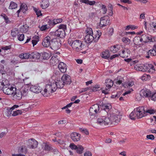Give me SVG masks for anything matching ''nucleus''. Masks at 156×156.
<instances>
[{
  "mask_svg": "<svg viewBox=\"0 0 156 156\" xmlns=\"http://www.w3.org/2000/svg\"><path fill=\"white\" fill-rule=\"evenodd\" d=\"M27 7L25 4L23 3L21 4L20 9L17 12L18 16H19V14L20 11H22L23 13H24L27 10Z\"/></svg>",
  "mask_w": 156,
  "mask_h": 156,
  "instance_id": "nucleus-26",
  "label": "nucleus"
},
{
  "mask_svg": "<svg viewBox=\"0 0 156 156\" xmlns=\"http://www.w3.org/2000/svg\"><path fill=\"white\" fill-rule=\"evenodd\" d=\"M66 26L65 25L61 24L59 27V28L55 32H51L50 35H52L53 37L55 36L60 38L64 37L65 35V30Z\"/></svg>",
  "mask_w": 156,
  "mask_h": 156,
  "instance_id": "nucleus-4",
  "label": "nucleus"
},
{
  "mask_svg": "<svg viewBox=\"0 0 156 156\" xmlns=\"http://www.w3.org/2000/svg\"><path fill=\"white\" fill-rule=\"evenodd\" d=\"M102 105V108L106 111L112 108V106L110 104H104Z\"/></svg>",
  "mask_w": 156,
  "mask_h": 156,
  "instance_id": "nucleus-34",
  "label": "nucleus"
},
{
  "mask_svg": "<svg viewBox=\"0 0 156 156\" xmlns=\"http://www.w3.org/2000/svg\"><path fill=\"white\" fill-rule=\"evenodd\" d=\"M34 10L36 13V15L37 16H38L42 15V13H41V10L35 8H34Z\"/></svg>",
  "mask_w": 156,
  "mask_h": 156,
  "instance_id": "nucleus-50",
  "label": "nucleus"
},
{
  "mask_svg": "<svg viewBox=\"0 0 156 156\" xmlns=\"http://www.w3.org/2000/svg\"><path fill=\"white\" fill-rule=\"evenodd\" d=\"M99 106L98 104L94 105L92 106L89 110V114L91 115H95L99 112Z\"/></svg>",
  "mask_w": 156,
  "mask_h": 156,
  "instance_id": "nucleus-10",
  "label": "nucleus"
},
{
  "mask_svg": "<svg viewBox=\"0 0 156 156\" xmlns=\"http://www.w3.org/2000/svg\"><path fill=\"white\" fill-rule=\"evenodd\" d=\"M42 147L44 150L45 151H50L51 150V146L47 143H43L42 144Z\"/></svg>",
  "mask_w": 156,
  "mask_h": 156,
  "instance_id": "nucleus-30",
  "label": "nucleus"
},
{
  "mask_svg": "<svg viewBox=\"0 0 156 156\" xmlns=\"http://www.w3.org/2000/svg\"><path fill=\"white\" fill-rule=\"evenodd\" d=\"M149 42H156V36L152 38L151 37H149Z\"/></svg>",
  "mask_w": 156,
  "mask_h": 156,
  "instance_id": "nucleus-63",
  "label": "nucleus"
},
{
  "mask_svg": "<svg viewBox=\"0 0 156 156\" xmlns=\"http://www.w3.org/2000/svg\"><path fill=\"white\" fill-rule=\"evenodd\" d=\"M69 147L71 149H72V150H76V147H77L76 146V145H75L73 143L71 144H70Z\"/></svg>",
  "mask_w": 156,
  "mask_h": 156,
  "instance_id": "nucleus-59",
  "label": "nucleus"
},
{
  "mask_svg": "<svg viewBox=\"0 0 156 156\" xmlns=\"http://www.w3.org/2000/svg\"><path fill=\"white\" fill-rule=\"evenodd\" d=\"M29 108H30V109H31L33 108H34L36 106V105H35L36 103L35 102H29Z\"/></svg>",
  "mask_w": 156,
  "mask_h": 156,
  "instance_id": "nucleus-57",
  "label": "nucleus"
},
{
  "mask_svg": "<svg viewBox=\"0 0 156 156\" xmlns=\"http://www.w3.org/2000/svg\"><path fill=\"white\" fill-rule=\"evenodd\" d=\"M136 113L135 110L131 113L129 115V117L131 119H134L136 117H137V115Z\"/></svg>",
  "mask_w": 156,
  "mask_h": 156,
  "instance_id": "nucleus-45",
  "label": "nucleus"
},
{
  "mask_svg": "<svg viewBox=\"0 0 156 156\" xmlns=\"http://www.w3.org/2000/svg\"><path fill=\"white\" fill-rule=\"evenodd\" d=\"M122 41L124 43H126L127 44H129L131 41L129 39L125 37L122 38Z\"/></svg>",
  "mask_w": 156,
  "mask_h": 156,
  "instance_id": "nucleus-53",
  "label": "nucleus"
},
{
  "mask_svg": "<svg viewBox=\"0 0 156 156\" xmlns=\"http://www.w3.org/2000/svg\"><path fill=\"white\" fill-rule=\"evenodd\" d=\"M30 90L34 93H38L41 92L42 88L38 85H32L31 86Z\"/></svg>",
  "mask_w": 156,
  "mask_h": 156,
  "instance_id": "nucleus-17",
  "label": "nucleus"
},
{
  "mask_svg": "<svg viewBox=\"0 0 156 156\" xmlns=\"http://www.w3.org/2000/svg\"><path fill=\"white\" fill-rule=\"evenodd\" d=\"M19 33V31L17 29H13L11 32V35L13 37H16Z\"/></svg>",
  "mask_w": 156,
  "mask_h": 156,
  "instance_id": "nucleus-43",
  "label": "nucleus"
},
{
  "mask_svg": "<svg viewBox=\"0 0 156 156\" xmlns=\"http://www.w3.org/2000/svg\"><path fill=\"white\" fill-rule=\"evenodd\" d=\"M110 56L109 51H103L102 53L101 57L104 58H108Z\"/></svg>",
  "mask_w": 156,
  "mask_h": 156,
  "instance_id": "nucleus-42",
  "label": "nucleus"
},
{
  "mask_svg": "<svg viewBox=\"0 0 156 156\" xmlns=\"http://www.w3.org/2000/svg\"><path fill=\"white\" fill-rule=\"evenodd\" d=\"M146 137L148 139L154 140V136L153 135H147L146 136Z\"/></svg>",
  "mask_w": 156,
  "mask_h": 156,
  "instance_id": "nucleus-61",
  "label": "nucleus"
},
{
  "mask_svg": "<svg viewBox=\"0 0 156 156\" xmlns=\"http://www.w3.org/2000/svg\"><path fill=\"white\" fill-rule=\"evenodd\" d=\"M135 111L137 118H141L147 115V114L143 107H140L137 108Z\"/></svg>",
  "mask_w": 156,
  "mask_h": 156,
  "instance_id": "nucleus-7",
  "label": "nucleus"
},
{
  "mask_svg": "<svg viewBox=\"0 0 156 156\" xmlns=\"http://www.w3.org/2000/svg\"><path fill=\"white\" fill-rule=\"evenodd\" d=\"M24 38V35L23 34H22L18 36V39L20 41H22Z\"/></svg>",
  "mask_w": 156,
  "mask_h": 156,
  "instance_id": "nucleus-60",
  "label": "nucleus"
},
{
  "mask_svg": "<svg viewBox=\"0 0 156 156\" xmlns=\"http://www.w3.org/2000/svg\"><path fill=\"white\" fill-rule=\"evenodd\" d=\"M121 46L118 44H116L112 46L110 48V51L114 53L117 52L120 49Z\"/></svg>",
  "mask_w": 156,
  "mask_h": 156,
  "instance_id": "nucleus-22",
  "label": "nucleus"
},
{
  "mask_svg": "<svg viewBox=\"0 0 156 156\" xmlns=\"http://www.w3.org/2000/svg\"><path fill=\"white\" fill-rule=\"evenodd\" d=\"M55 83L57 88H62L65 85L61 79L59 80H57Z\"/></svg>",
  "mask_w": 156,
  "mask_h": 156,
  "instance_id": "nucleus-25",
  "label": "nucleus"
},
{
  "mask_svg": "<svg viewBox=\"0 0 156 156\" xmlns=\"http://www.w3.org/2000/svg\"><path fill=\"white\" fill-rule=\"evenodd\" d=\"M56 89L54 81L49 83L46 85L45 88L42 92V94L44 97H48L50 93L55 91Z\"/></svg>",
  "mask_w": 156,
  "mask_h": 156,
  "instance_id": "nucleus-2",
  "label": "nucleus"
},
{
  "mask_svg": "<svg viewBox=\"0 0 156 156\" xmlns=\"http://www.w3.org/2000/svg\"><path fill=\"white\" fill-rule=\"evenodd\" d=\"M147 55L146 56V58H150V55L151 56H154L156 55V50L155 48H153L149 50L147 52Z\"/></svg>",
  "mask_w": 156,
  "mask_h": 156,
  "instance_id": "nucleus-23",
  "label": "nucleus"
},
{
  "mask_svg": "<svg viewBox=\"0 0 156 156\" xmlns=\"http://www.w3.org/2000/svg\"><path fill=\"white\" fill-rule=\"evenodd\" d=\"M134 69L136 70L145 71L147 70V66L141 64H137L135 66Z\"/></svg>",
  "mask_w": 156,
  "mask_h": 156,
  "instance_id": "nucleus-16",
  "label": "nucleus"
},
{
  "mask_svg": "<svg viewBox=\"0 0 156 156\" xmlns=\"http://www.w3.org/2000/svg\"><path fill=\"white\" fill-rule=\"evenodd\" d=\"M105 83L106 87L108 88V89L110 88L113 86V81L109 79L106 80Z\"/></svg>",
  "mask_w": 156,
  "mask_h": 156,
  "instance_id": "nucleus-31",
  "label": "nucleus"
},
{
  "mask_svg": "<svg viewBox=\"0 0 156 156\" xmlns=\"http://www.w3.org/2000/svg\"><path fill=\"white\" fill-rule=\"evenodd\" d=\"M94 37L95 41H97L101 35V33L100 31H97Z\"/></svg>",
  "mask_w": 156,
  "mask_h": 156,
  "instance_id": "nucleus-39",
  "label": "nucleus"
},
{
  "mask_svg": "<svg viewBox=\"0 0 156 156\" xmlns=\"http://www.w3.org/2000/svg\"><path fill=\"white\" fill-rule=\"evenodd\" d=\"M50 27L49 26L46 25H43L41 27H40V30L41 31H44L45 30L47 29H48Z\"/></svg>",
  "mask_w": 156,
  "mask_h": 156,
  "instance_id": "nucleus-51",
  "label": "nucleus"
},
{
  "mask_svg": "<svg viewBox=\"0 0 156 156\" xmlns=\"http://www.w3.org/2000/svg\"><path fill=\"white\" fill-rule=\"evenodd\" d=\"M71 139L74 142H76L80 140V135L76 132H73L70 134Z\"/></svg>",
  "mask_w": 156,
  "mask_h": 156,
  "instance_id": "nucleus-18",
  "label": "nucleus"
},
{
  "mask_svg": "<svg viewBox=\"0 0 156 156\" xmlns=\"http://www.w3.org/2000/svg\"><path fill=\"white\" fill-rule=\"evenodd\" d=\"M110 20L108 16H105L101 17L100 19L99 26L101 27L106 26L109 23Z\"/></svg>",
  "mask_w": 156,
  "mask_h": 156,
  "instance_id": "nucleus-9",
  "label": "nucleus"
},
{
  "mask_svg": "<svg viewBox=\"0 0 156 156\" xmlns=\"http://www.w3.org/2000/svg\"><path fill=\"white\" fill-rule=\"evenodd\" d=\"M156 111V110H155L154 109L150 108L147 110L145 111V113H146L147 115V113L151 114L155 113Z\"/></svg>",
  "mask_w": 156,
  "mask_h": 156,
  "instance_id": "nucleus-48",
  "label": "nucleus"
},
{
  "mask_svg": "<svg viewBox=\"0 0 156 156\" xmlns=\"http://www.w3.org/2000/svg\"><path fill=\"white\" fill-rule=\"evenodd\" d=\"M133 42L135 45L139 46L142 44V41L140 37H135L133 40Z\"/></svg>",
  "mask_w": 156,
  "mask_h": 156,
  "instance_id": "nucleus-28",
  "label": "nucleus"
},
{
  "mask_svg": "<svg viewBox=\"0 0 156 156\" xmlns=\"http://www.w3.org/2000/svg\"><path fill=\"white\" fill-rule=\"evenodd\" d=\"M42 55L44 59H46L50 57V55L45 52L43 53Z\"/></svg>",
  "mask_w": 156,
  "mask_h": 156,
  "instance_id": "nucleus-55",
  "label": "nucleus"
},
{
  "mask_svg": "<svg viewBox=\"0 0 156 156\" xmlns=\"http://www.w3.org/2000/svg\"><path fill=\"white\" fill-rule=\"evenodd\" d=\"M21 152L23 153H26L27 152V149L26 147L22 146L20 149Z\"/></svg>",
  "mask_w": 156,
  "mask_h": 156,
  "instance_id": "nucleus-58",
  "label": "nucleus"
},
{
  "mask_svg": "<svg viewBox=\"0 0 156 156\" xmlns=\"http://www.w3.org/2000/svg\"><path fill=\"white\" fill-rule=\"evenodd\" d=\"M18 105H14L13 106L10 108H8L7 109L11 113H12V111L15 108H17L19 107Z\"/></svg>",
  "mask_w": 156,
  "mask_h": 156,
  "instance_id": "nucleus-52",
  "label": "nucleus"
},
{
  "mask_svg": "<svg viewBox=\"0 0 156 156\" xmlns=\"http://www.w3.org/2000/svg\"><path fill=\"white\" fill-rule=\"evenodd\" d=\"M77 147L76 149V152L79 154H81L82 153V151L83 150V148L82 146L80 145H76Z\"/></svg>",
  "mask_w": 156,
  "mask_h": 156,
  "instance_id": "nucleus-38",
  "label": "nucleus"
},
{
  "mask_svg": "<svg viewBox=\"0 0 156 156\" xmlns=\"http://www.w3.org/2000/svg\"><path fill=\"white\" fill-rule=\"evenodd\" d=\"M0 85L3 86V87H7L9 85H11L9 83L8 80L4 79L2 81V82H0Z\"/></svg>",
  "mask_w": 156,
  "mask_h": 156,
  "instance_id": "nucleus-35",
  "label": "nucleus"
},
{
  "mask_svg": "<svg viewBox=\"0 0 156 156\" xmlns=\"http://www.w3.org/2000/svg\"><path fill=\"white\" fill-rule=\"evenodd\" d=\"M41 56V54L37 52H33L30 54V58L39 59Z\"/></svg>",
  "mask_w": 156,
  "mask_h": 156,
  "instance_id": "nucleus-27",
  "label": "nucleus"
},
{
  "mask_svg": "<svg viewBox=\"0 0 156 156\" xmlns=\"http://www.w3.org/2000/svg\"><path fill=\"white\" fill-rule=\"evenodd\" d=\"M87 34H93V32L92 28H87L86 30Z\"/></svg>",
  "mask_w": 156,
  "mask_h": 156,
  "instance_id": "nucleus-56",
  "label": "nucleus"
},
{
  "mask_svg": "<svg viewBox=\"0 0 156 156\" xmlns=\"http://www.w3.org/2000/svg\"><path fill=\"white\" fill-rule=\"evenodd\" d=\"M53 38V36L51 35L50 36H47L44 38L42 43V45L45 47H48L51 45V38Z\"/></svg>",
  "mask_w": 156,
  "mask_h": 156,
  "instance_id": "nucleus-11",
  "label": "nucleus"
},
{
  "mask_svg": "<svg viewBox=\"0 0 156 156\" xmlns=\"http://www.w3.org/2000/svg\"><path fill=\"white\" fill-rule=\"evenodd\" d=\"M3 91L7 95L12 94L16 91V88L12 85H9L7 87H3Z\"/></svg>",
  "mask_w": 156,
  "mask_h": 156,
  "instance_id": "nucleus-8",
  "label": "nucleus"
},
{
  "mask_svg": "<svg viewBox=\"0 0 156 156\" xmlns=\"http://www.w3.org/2000/svg\"><path fill=\"white\" fill-rule=\"evenodd\" d=\"M62 20L61 19H54L52 22L53 23L54 25H55L57 23L61 22L62 21Z\"/></svg>",
  "mask_w": 156,
  "mask_h": 156,
  "instance_id": "nucleus-49",
  "label": "nucleus"
},
{
  "mask_svg": "<svg viewBox=\"0 0 156 156\" xmlns=\"http://www.w3.org/2000/svg\"><path fill=\"white\" fill-rule=\"evenodd\" d=\"M38 142L34 139L29 140L27 144V147L30 149L36 148L37 146Z\"/></svg>",
  "mask_w": 156,
  "mask_h": 156,
  "instance_id": "nucleus-12",
  "label": "nucleus"
},
{
  "mask_svg": "<svg viewBox=\"0 0 156 156\" xmlns=\"http://www.w3.org/2000/svg\"><path fill=\"white\" fill-rule=\"evenodd\" d=\"M68 43L76 51H80L82 53H85V50L87 47L84 45H82L81 41L78 40H73L71 38H69L68 39Z\"/></svg>",
  "mask_w": 156,
  "mask_h": 156,
  "instance_id": "nucleus-1",
  "label": "nucleus"
},
{
  "mask_svg": "<svg viewBox=\"0 0 156 156\" xmlns=\"http://www.w3.org/2000/svg\"><path fill=\"white\" fill-rule=\"evenodd\" d=\"M61 79L65 85H69L72 82L71 77L66 74H64Z\"/></svg>",
  "mask_w": 156,
  "mask_h": 156,
  "instance_id": "nucleus-13",
  "label": "nucleus"
},
{
  "mask_svg": "<svg viewBox=\"0 0 156 156\" xmlns=\"http://www.w3.org/2000/svg\"><path fill=\"white\" fill-rule=\"evenodd\" d=\"M152 93L149 90L146 88L142 89L140 92V95L145 97H150Z\"/></svg>",
  "mask_w": 156,
  "mask_h": 156,
  "instance_id": "nucleus-14",
  "label": "nucleus"
},
{
  "mask_svg": "<svg viewBox=\"0 0 156 156\" xmlns=\"http://www.w3.org/2000/svg\"><path fill=\"white\" fill-rule=\"evenodd\" d=\"M108 14L110 16H112L113 14V7L111 5H109L108 6Z\"/></svg>",
  "mask_w": 156,
  "mask_h": 156,
  "instance_id": "nucleus-47",
  "label": "nucleus"
},
{
  "mask_svg": "<svg viewBox=\"0 0 156 156\" xmlns=\"http://www.w3.org/2000/svg\"><path fill=\"white\" fill-rule=\"evenodd\" d=\"M107 9L106 6L104 5H101L100 12L102 14H105L107 12Z\"/></svg>",
  "mask_w": 156,
  "mask_h": 156,
  "instance_id": "nucleus-40",
  "label": "nucleus"
},
{
  "mask_svg": "<svg viewBox=\"0 0 156 156\" xmlns=\"http://www.w3.org/2000/svg\"><path fill=\"white\" fill-rule=\"evenodd\" d=\"M134 85V82L132 81H129L124 85L125 88H128L132 87Z\"/></svg>",
  "mask_w": 156,
  "mask_h": 156,
  "instance_id": "nucleus-41",
  "label": "nucleus"
},
{
  "mask_svg": "<svg viewBox=\"0 0 156 156\" xmlns=\"http://www.w3.org/2000/svg\"><path fill=\"white\" fill-rule=\"evenodd\" d=\"M17 5L16 4L13 2H11L10 3L9 9H15L17 7Z\"/></svg>",
  "mask_w": 156,
  "mask_h": 156,
  "instance_id": "nucleus-44",
  "label": "nucleus"
},
{
  "mask_svg": "<svg viewBox=\"0 0 156 156\" xmlns=\"http://www.w3.org/2000/svg\"><path fill=\"white\" fill-rule=\"evenodd\" d=\"M92 154L90 152L88 151L85 152L83 156H92Z\"/></svg>",
  "mask_w": 156,
  "mask_h": 156,
  "instance_id": "nucleus-64",
  "label": "nucleus"
},
{
  "mask_svg": "<svg viewBox=\"0 0 156 156\" xmlns=\"http://www.w3.org/2000/svg\"><path fill=\"white\" fill-rule=\"evenodd\" d=\"M51 47L52 49L54 50H57L60 48L61 43L59 38L56 39H54L53 38L51 40Z\"/></svg>",
  "mask_w": 156,
  "mask_h": 156,
  "instance_id": "nucleus-6",
  "label": "nucleus"
},
{
  "mask_svg": "<svg viewBox=\"0 0 156 156\" xmlns=\"http://www.w3.org/2000/svg\"><path fill=\"white\" fill-rule=\"evenodd\" d=\"M59 70L62 73H65L66 72L67 67L66 65L63 62H60L58 66Z\"/></svg>",
  "mask_w": 156,
  "mask_h": 156,
  "instance_id": "nucleus-20",
  "label": "nucleus"
},
{
  "mask_svg": "<svg viewBox=\"0 0 156 156\" xmlns=\"http://www.w3.org/2000/svg\"><path fill=\"white\" fill-rule=\"evenodd\" d=\"M97 123L101 125H114L110 112L106 116L99 118L97 120Z\"/></svg>",
  "mask_w": 156,
  "mask_h": 156,
  "instance_id": "nucleus-3",
  "label": "nucleus"
},
{
  "mask_svg": "<svg viewBox=\"0 0 156 156\" xmlns=\"http://www.w3.org/2000/svg\"><path fill=\"white\" fill-rule=\"evenodd\" d=\"M14 93L13 97L14 98L17 99H20L21 98L22 95L21 92L19 90H16L14 92Z\"/></svg>",
  "mask_w": 156,
  "mask_h": 156,
  "instance_id": "nucleus-24",
  "label": "nucleus"
},
{
  "mask_svg": "<svg viewBox=\"0 0 156 156\" xmlns=\"http://www.w3.org/2000/svg\"><path fill=\"white\" fill-rule=\"evenodd\" d=\"M81 2L85 4H88L90 5H95L96 3L95 1H90L89 0H81Z\"/></svg>",
  "mask_w": 156,
  "mask_h": 156,
  "instance_id": "nucleus-36",
  "label": "nucleus"
},
{
  "mask_svg": "<svg viewBox=\"0 0 156 156\" xmlns=\"http://www.w3.org/2000/svg\"><path fill=\"white\" fill-rule=\"evenodd\" d=\"M151 99L155 101H156V95L155 94L152 93V95L151 96Z\"/></svg>",
  "mask_w": 156,
  "mask_h": 156,
  "instance_id": "nucleus-62",
  "label": "nucleus"
},
{
  "mask_svg": "<svg viewBox=\"0 0 156 156\" xmlns=\"http://www.w3.org/2000/svg\"><path fill=\"white\" fill-rule=\"evenodd\" d=\"M110 113L114 125L118 123L121 119L120 112L116 110H114L111 111Z\"/></svg>",
  "mask_w": 156,
  "mask_h": 156,
  "instance_id": "nucleus-5",
  "label": "nucleus"
},
{
  "mask_svg": "<svg viewBox=\"0 0 156 156\" xmlns=\"http://www.w3.org/2000/svg\"><path fill=\"white\" fill-rule=\"evenodd\" d=\"M119 55L123 58H127L130 55V50L127 48H124L121 51L119 52Z\"/></svg>",
  "mask_w": 156,
  "mask_h": 156,
  "instance_id": "nucleus-15",
  "label": "nucleus"
},
{
  "mask_svg": "<svg viewBox=\"0 0 156 156\" xmlns=\"http://www.w3.org/2000/svg\"><path fill=\"white\" fill-rule=\"evenodd\" d=\"M59 61L58 56L55 54L50 59V63L51 65L55 66L56 65Z\"/></svg>",
  "mask_w": 156,
  "mask_h": 156,
  "instance_id": "nucleus-19",
  "label": "nucleus"
},
{
  "mask_svg": "<svg viewBox=\"0 0 156 156\" xmlns=\"http://www.w3.org/2000/svg\"><path fill=\"white\" fill-rule=\"evenodd\" d=\"M147 67V70L148 69V71L150 73H152L155 71V68L154 66L151 64H148Z\"/></svg>",
  "mask_w": 156,
  "mask_h": 156,
  "instance_id": "nucleus-37",
  "label": "nucleus"
},
{
  "mask_svg": "<svg viewBox=\"0 0 156 156\" xmlns=\"http://www.w3.org/2000/svg\"><path fill=\"white\" fill-rule=\"evenodd\" d=\"M140 37L142 42L146 43L149 42V37H148L147 34H143Z\"/></svg>",
  "mask_w": 156,
  "mask_h": 156,
  "instance_id": "nucleus-29",
  "label": "nucleus"
},
{
  "mask_svg": "<svg viewBox=\"0 0 156 156\" xmlns=\"http://www.w3.org/2000/svg\"><path fill=\"white\" fill-rule=\"evenodd\" d=\"M30 54L27 53H22L19 55V57L22 59H27L30 58Z\"/></svg>",
  "mask_w": 156,
  "mask_h": 156,
  "instance_id": "nucleus-33",
  "label": "nucleus"
},
{
  "mask_svg": "<svg viewBox=\"0 0 156 156\" xmlns=\"http://www.w3.org/2000/svg\"><path fill=\"white\" fill-rule=\"evenodd\" d=\"M80 132L83 133H85L86 135H89V132L88 130L86 129H84L82 128H80Z\"/></svg>",
  "mask_w": 156,
  "mask_h": 156,
  "instance_id": "nucleus-54",
  "label": "nucleus"
},
{
  "mask_svg": "<svg viewBox=\"0 0 156 156\" xmlns=\"http://www.w3.org/2000/svg\"><path fill=\"white\" fill-rule=\"evenodd\" d=\"M85 42L87 43H90L92 42L93 40H94V37L93 36V34H87L85 37Z\"/></svg>",
  "mask_w": 156,
  "mask_h": 156,
  "instance_id": "nucleus-21",
  "label": "nucleus"
},
{
  "mask_svg": "<svg viewBox=\"0 0 156 156\" xmlns=\"http://www.w3.org/2000/svg\"><path fill=\"white\" fill-rule=\"evenodd\" d=\"M22 113V111L20 110H17L16 111H13L12 114V116H16L19 115H21Z\"/></svg>",
  "mask_w": 156,
  "mask_h": 156,
  "instance_id": "nucleus-46",
  "label": "nucleus"
},
{
  "mask_svg": "<svg viewBox=\"0 0 156 156\" xmlns=\"http://www.w3.org/2000/svg\"><path fill=\"white\" fill-rule=\"evenodd\" d=\"M49 5L48 0H43L41 4V7L43 9L47 8Z\"/></svg>",
  "mask_w": 156,
  "mask_h": 156,
  "instance_id": "nucleus-32",
  "label": "nucleus"
}]
</instances>
